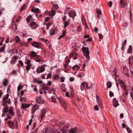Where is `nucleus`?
I'll list each match as a JSON object with an SVG mask.
<instances>
[{"instance_id":"nucleus-54","label":"nucleus","mask_w":133,"mask_h":133,"mask_svg":"<svg viewBox=\"0 0 133 133\" xmlns=\"http://www.w3.org/2000/svg\"><path fill=\"white\" fill-rule=\"evenodd\" d=\"M66 19V16H64L62 18V20L64 22H65Z\"/></svg>"},{"instance_id":"nucleus-2","label":"nucleus","mask_w":133,"mask_h":133,"mask_svg":"<svg viewBox=\"0 0 133 133\" xmlns=\"http://www.w3.org/2000/svg\"><path fill=\"white\" fill-rule=\"evenodd\" d=\"M82 49L84 54V55L86 59V60L85 61L87 62L90 59L89 56V48L88 47H83Z\"/></svg>"},{"instance_id":"nucleus-30","label":"nucleus","mask_w":133,"mask_h":133,"mask_svg":"<svg viewBox=\"0 0 133 133\" xmlns=\"http://www.w3.org/2000/svg\"><path fill=\"white\" fill-rule=\"evenodd\" d=\"M26 97H23L22 96L20 97V101L21 102L24 101H26Z\"/></svg>"},{"instance_id":"nucleus-46","label":"nucleus","mask_w":133,"mask_h":133,"mask_svg":"<svg viewBox=\"0 0 133 133\" xmlns=\"http://www.w3.org/2000/svg\"><path fill=\"white\" fill-rule=\"evenodd\" d=\"M98 35L99 38V41H101V39L103 38V36L101 34H98Z\"/></svg>"},{"instance_id":"nucleus-48","label":"nucleus","mask_w":133,"mask_h":133,"mask_svg":"<svg viewBox=\"0 0 133 133\" xmlns=\"http://www.w3.org/2000/svg\"><path fill=\"white\" fill-rule=\"evenodd\" d=\"M65 78L64 77H62L61 78V82H64V80Z\"/></svg>"},{"instance_id":"nucleus-10","label":"nucleus","mask_w":133,"mask_h":133,"mask_svg":"<svg viewBox=\"0 0 133 133\" xmlns=\"http://www.w3.org/2000/svg\"><path fill=\"white\" fill-rule=\"evenodd\" d=\"M38 26V25L36 24L35 22H32L29 25V26L32 29H36Z\"/></svg>"},{"instance_id":"nucleus-22","label":"nucleus","mask_w":133,"mask_h":133,"mask_svg":"<svg viewBox=\"0 0 133 133\" xmlns=\"http://www.w3.org/2000/svg\"><path fill=\"white\" fill-rule=\"evenodd\" d=\"M55 31L54 29H51L50 31V35H54L55 33Z\"/></svg>"},{"instance_id":"nucleus-21","label":"nucleus","mask_w":133,"mask_h":133,"mask_svg":"<svg viewBox=\"0 0 133 133\" xmlns=\"http://www.w3.org/2000/svg\"><path fill=\"white\" fill-rule=\"evenodd\" d=\"M8 82V80L6 78H5L4 79L3 81V85L4 86H6L7 85V84Z\"/></svg>"},{"instance_id":"nucleus-11","label":"nucleus","mask_w":133,"mask_h":133,"mask_svg":"<svg viewBox=\"0 0 133 133\" xmlns=\"http://www.w3.org/2000/svg\"><path fill=\"white\" fill-rule=\"evenodd\" d=\"M32 45L37 48H39L41 47V44L40 43L34 42L32 44Z\"/></svg>"},{"instance_id":"nucleus-13","label":"nucleus","mask_w":133,"mask_h":133,"mask_svg":"<svg viewBox=\"0 0 133 133\" xmlns=\"http://www.w3.org/2000/svg\"><path fill=\"white\" fill-rule=\"evenodd\" d=\"M33 82L35 83H37L38 84H41L43 82L42 81L40 80L39 78H34Z\"/></svg>"},{"instance_id":"nucleus-15","label":"nucleus","mask_w":133,"mask_h":133,"mask_svg":"<svg viewBox=\"0 0 133 133\" xmlns=\"http://www.w3.org/2000/svg\"><path fill=\"white\" fill-rule=\"evenodd\" d=\"M68 14L69 17H72L73 19L76 15V12L73 11H71L70 12L68 13Z\"/></svg>"},{"instance_id":"nucleus-17","label":"nucleus","mask_w":133,"mask_h":133,"mask_svg":"<svg viewBox=\"0 0 133 133\" xmlns=\"http://www.w3.org/2000/svg\"><path fill=\"white\" fill-rule=\"evenodd\" d=\"M30 104H25L23 103H21V107L23 109L28 108L30 106Z\"/></svg>"},{"instance_id":"nucleus-12","label":"nucleus","mask_w":133,"mask_h":133,"mask_svg":"<svg viewBox=\"0 0 133 133\" xmlns=\"http://www.w3.org/2000/svg\"><path fill=\"white\" fill-rule=\"evenodd\" d=\"M39 108L38 106L36 104L33 105L32 107L31 111L32 113H34Z\"/></svg>"},{"instance_id":"nucleus-26","label":"nucleus","mask_w":133,"mask_h":133,"mask_svg":"<svg viewBox=\"0 0 133 133\" xmlns=\"http://www.w3.org/2000/svg\"><path fill=\"white\" fill-rule=\"evenodd\" d=\"M46 109H43L41 111V114L45 115L46 114Z\"/></svg>"},{"instance_id":"nucleus-60","label":"nucleus","mask_w":133,"mask_h":133,"mask_svg":"<svg viewBox=\"0 0 133 133\" xmlns=\"http://www.w3.org/2000/svg\"><path fill=\"white\" fill-rule=\"evenodd\" d=\"M51 74H50V73L49 74L47 75V78L48 79V78H50L51 77Z\"/></svg>"},{"instance_id":"nucleus-35","label":"nucleus","mask_w":133,"mask_h":133,"mask_svg":"<svg viewBox=\"0 0 133 133\" xmlns=\"http://www.w3.org/2000/svg\"><path fill=\"white\" fill-rule=\"evenodd\" d=\"M35 60L36 62H38L40 64L42 63V61L40 59H37L36 58V59H35Z\"/></svg>"},{"instance_id":"nucleus-23","label":"nucleus","mask_w":133,"mask_h":133,"mask_svg":"<svg viewBox=\"0 0 133 133\" xmlns=\"http://www.w3.org/2000/svg\"><path fill=\"white\" fill-rule=\"evenodd\" d=\"M132 47L131 45H129V48H128L127 50V53H131L132 51Z\"/></svg>"},{"instance_id":"nucleus-18","label":"nucleus","mask_w":133,"mask_h":133,"mask_svg":"<svg viewBox=\"0 0 133 133\" xmlns=\"http://www.w3.org/2000/svg\"><path fill=\"white\" fill-rule=\"evenodd\" d=\"M127 60L129 62V63L130 65L133 64V57L131 56L129 57L128 58Z\"/></svg>"},{"instance_id":"nucleus-40","label":"nucleus","mask_w":133,"mask_h":133,"mask_svg":"<svg viewBox=\"0 0 133 133\" xmlns=\"http://www.w3.org/2000/svg\"><path fill=\"white\" fill-rule=\"evenodd\" d=\"M31 62V61L29 60H26L25 61V63L26 64L29 65Z\"/></svg>"},{"instance_id":"nucleus-42","label":"nucleus","mask_w":133,"mask_h":133,"mask_svg":"<svg viewBox=\"0 0 133 133\" xmlns=\"http://www.w3.org/2000/svg\"><path fill=\"white\" fill-rule=\"evenodd\" d=\"M31 68V65H29L26 66V70L28 71L29 69Z\"/></svg>"},{"instance_id":"nucleus-51","label":"nucleus","mask_w":133,"mask_h":133,"mask_svg":"<svg viewBox=\"0 0 133 133\" xmlns=\"http://www.w3.org/2000/svg\"><path fill=\"white\" fill-rule=\"evenodd\" d=\"M96 99H97V102H98V103H99V101H100L101 102V100L100 99L99 97L98 96H96Z\"/></svg>"},{"instance_id":"nucleus-41","label":"nucleus","mask_w":133,"mask_h":133,"mask_svg":"<svg viewBox=\"0 0 133 133\" xmlns=\"http://www.w3.org/2000/svg\"><path fill=\"white\" fill-rule=\"evenodd\" d=\"M99 103H98V104L99 106V107L101 108H102L103 107V105L101 103V102L100 101H99Z\"/></svg>"},{"instance_id":"nucleus-39","label":"nucleus","mask_w":133,"mask_h":133,"mask_svg":"<svg viewBox=\"0 0 133 133\" xmlns=\"http://www.w3.org/2000/svg\"><path fill=\"white\" fill-rule=\"evenodd\" d=\"M124 91L125 93V94H123L122 95V96H123V97H124L125 94L126 95H127L129 93V91L128 90V91H127L125 89L124 90Z\"/></svg>"},{"instance_id":"nucleus-56","label":"nucleus","mask_w":133,"mask_h":133,"mask_svg":"<svg viewBox=\"0 0 133 133\" xmlns=\"http://www.w3.org/2000/svg\"><path fill=\"white\" fill-rule=\"evenodd\" d=\"M94 109L95 110L97 111L98 110V106L97 105H95L94 107Z\"/></svg>"},{"instance_id":"nucleus-1","label":"nucleus","mask_w":133,"mask_h":133,"mask_svg":"<svg viewBox=\"0 0 133 133\" xmlns=\"http://www.w3.org/2000/svg\"><path fill=\"white\" fill-rule=\"evenodd\" d=\"M92 83L89 82H83L82 83L81 85V89L82 91L84 90L85 89V87L87 89H90L93 85Z\"/></svg>"},{"instance_id":"nucleus-24","label":"nucleus","mask_w":133,"mask_h":133,"mask_svg":"<svg viewBox=\"0 0 133 133\" xmlns=\"http://www.w3.org/2000/svg\"><path fill=\"white\" fill-rule=\"evenodd\" d=\"M65 32L64 31H63L62 34L58 38V39H60L62 37H64L65 36Z\"/></svg>"},{"instance_id":"nucleus-9","label":"nucleus","mask_w":133,"mask_h":133,"mask_svg":"<svg viewBox=\"0 0 133 133\" xmlns=\"http://www.w3.org/2000/svg\"><path fill=\"white\" fill-rule=\"evenodd\" d=\"M18 58V57L15 55L14 56L12 57L10 61V64H15L16 63Z\"/></svg>"},{"instance_id":"nucleus-8","label":"nucleus","mask_w":133,"mask_h":133,"mask_svg":"<svg viewBox=\"0 0 133 133\" xmlns=\"http://www.w3.org/2000/svg\"><path fill=\"white\" fill-rule=\"evenodd\" d=\"M36 53L34 51H31L30 54V56L31 59L33 58L36 59V58H38L39 56L36 54Z\"/></svg>"},{"instance_id":"nucleus-34","label":"nucleus","mask_w":133,"mask_h":133,"mask_svg":"<svg viewBox=\"0 0 133 133\" xmlns=\"http://www.w3.org/2000/svg\"><path fill=\"white\" fill-rule=\"evenodd\" d=\"M51 3L53 5L56 9H57L59 7L57 4H55L52 2H51Z\"/></svg>"},{"instance_id":"nucleus-36","label":"nucleus","mask_w":133,"mask_h":133,"mask_svg":"<svg viewBox=\"0 0 133 133\" xmlns=\"http://www.w3.org/2000/svg\"><path fill=\"white\" fill-rule=\"evenodd\" d=\"M55 90L54 89H52L50 90L51 91V92H50V91H48L49 93V94L53 93L54 94H55Z\"/></svg>"},{"instance_id":"nucleus-53","label":"nucleus","mask_w":133,"mask_h":133,"mask_svg":"<svg viewBox=\"0 0 133 133\" xmlns=\"http://www.w3.org/2000/svg\"><path fill=\"white\" fill-rule=\"evenodd\" d=\"M25 4H24L21 7V8L20 10L21 11H22L23 9H25Z\"/></svg>"},{"instance_id":"nucleus-63","label":"nucleus","mask_w":133,"mask_h":133,"mask_svg":"<svg viewBox=\"0 0 133 133\" xmlns=\"http://www.w3.org/2000/svg\"><path fill=\"white\" fill-rule=\"evenodd\" d=\"M12 28L13 29H17V26L16 25H12Z\"/></svg>"},{"instance_id":"nucleus-45","label":"nucleus","mask_w":133,"mask_h":133,"mask_svg":"<svg viewBox=\"0 0 133 133\" xmlns=\"http://www.w3.org/2000/svg\"><path fill=\"white\" fill-rule=\"evenodd\" d=\"M68 21H67L66 22H65L64 25V28H66L68 25Z\"/></svg>"},{"instance_id":"nucleus-62","label":"nucleus","mask_w":133,"mask_h":133,"mask_svg":"<svg viewBox=\"0 0 133 133\" xmlns=\"http://www.w3.org/2000/svg\"><path fill=\"white\" fill-rule=\"evenodd\" d=\"M74 80V78L73 77H70L69 78V80L71 82H73Z\"/></svg>"},{"instance_id":"nucleus-25","label":"nucleus","mask_w":133,"mask_h":133,"mask_svg":"<svg viewBox=\"0 0 133 133\" xmlns=\"http://www.w3.org/2000/svg\"><path fill=\"white\" fill-rule=\"evenodd\" d=\"M79 68V67L77 65H75L72 67V69L74 70H76L78 69Z\"/></svg>"},{"instance_id":"nucleus-43","label":"nucleus","mask_w":133,"mask_h":133,"mask_svg":"<svg viewBox=\"0 0 133 133\" xmlns=\"http://www.w3.org/2000/svg\"><path fill=\"white\" fill-rule=\"evenodd\" d=\"M39 11V9L38 8H36L34 9V13H38Z\"/></svg>"},{"instance_id":"nucleus-33","label":"nucleus","mask_w":133,"mask_h":133,"mask_svg":"<svg viewBox=\"0 0 133 133\" xmlns=\"http://www.w3.org/2000/svg\"><path fill=\"white\" fill-rule=\"evenodd\" d=\"M15 40L16 42H18L20 41V39L18 36H16L15 38Z\"/></svg>"},{"instance_id":"nucleus-47","label":"nucleus","mask_w":133,"mask_h":133,"mask_svg":"<svg viewBox=\"0 0 133 133\" xmlns=\"http://www.w3.org/2000/svg\"><path fill=\"white\" fill-rule=\"evenodd\" d=\"M18 62L21 66H23V62L22 61H21V60L19 61H18Z\"/></svg>"},{"instance_id":"nucleus-14","label":"nucleus","mask_w":133,"mask_h":133,"mask_svg":"<svg viewBox=\"0 0 133 133\" xmlns=\"http://www.w3.org/2000/svg\"><path fill=\"white\" fill-rule=\"evenodd\" d=\"M119 105L117 100L116 98H114L113 99V105L115 108Z\"/></svg>"},{"instance_id":"nucleus-27","label":"nucleus","mask_w":133,"mask_h":133,"mask_svg":"<svg viewBox=\"0 0 133 133\" xmlns=\"http://www.w3.org/2000/svg\"><path fill=\"white\" fill-rule=\"evenodd\" d=\"M112 85L111 83V82L109 81L107 83V87L108 88H110Z\"/></svg>"},{"instance_id":"nucleus-59","label":"nucleus","mask_w":133,"mask_h":133,"mask_svg":"<svg viewBox=\"0 0 133 133\" xmlns=\"http://www.w3.org/2000/svg\"><path fill=\"white\" fill-rule=\"evenodd\" d=\"M81 30L82 29L81 28L79 27L77 28V31L78 32H79L81 31Z\"/></svg>"},{"instance_id":"nucleus-61","label":"nucleus","mask_w":133,"mask_h":133,"mask_svg":"<svg viewBox=\"0 0 133 133\" xmlns=\"http://www.w3.org/2000/svg\"><path fill=\"white\" fill-rule=\"evenodd\" d=\"M50 26V24H49L46 25V29L48 30L49 29V27Z\"/></svg>"},{"instance_id":"nucleus-44","label":"nucleus","mask_w":133,"mask_h":133,"mask_svg":"<svg viewBox=\"0 0 133 133\" xmlns=\"http://www.w3.org/2000/svg\"><path fill=\"white\" fill-rule=\"evenodd\" d=\"M11 74H15L16 76L17 75V72L15 70H13L11 72Z\"/></svg>"},{"instance_id":"nucleus-31","label":"nucleus","mask_w":133,"mask_h":133,"mask_svg":"<svg viewBox=\"0 0 133 133\" xmlns=\"http://www.w3.org/2000/svg\"><path fill=\"white\" fill-rule=\"evenodd\" d=\"M23 88V86L21 85H19L17 88V90L18 92H19L20 90L22 89Z\"/></svg>"},{"instance_id":"nucleus-29","label":"nucleus","mask_w":133,"mask_h":133,"mask_svg":"<svg viewBox=\"0 0 133 133\" xmlns=\"http://www.w3.org/2000/svg\"><path fill=\"white\" fill-rule=\"evenodd\" d=\"M51 101L53 102H55L56 101V99L55 98V97L54 96H52L51 98Z\"/></svg>"},{"instance_id":"nucleus-50","label":"nucleus","mask_w":133,"mask_h":133,"mask_svg":"<svg viewBox=\"0 0 133 133\" xmlns=\"http://www.w3.org/2000/svg\"><path fill=\"white\" fill-rule=\"evenodd\" d=\"M121 87L124 90L125 89V87L124 85V84L120 85Z\"/></svg>"},{"instance_id":"nucleus-28","label":"nucleus","mask_w":133,"mask_h":133,"mask_svg":"<svg viewBox=\"0 0 133 133\" xmlns=\"http://www.w3.org/2000/svg\"><path fill=\"white\" fill-rule=\"evenodd\" d=\"M44 115L41 114L39 116V119L40 121L42 120L44 118Z\"/></svg>"},{"instance_id":"nucleus-4","label":"nucleus","mask_w":133,"mask_h":133,"mask_svg":"<svg viewBox=\"0 0 133 133\" xmlns=\"http://www.w3.org/2000/svg\"><path fill=\"white\" fill-rule=\"evenodd\" d=\"M4 108L3 110V111L5 113H7L8 112L11 115L13 116L14 113L13 112V107L10 106L9 108L7 106V105L6 106H4Z\"/></svg>"},{"instance_id":"nucleus-7","label":"nucleus","mask_w":133,"mask_h":133,"mask_svg":"<svg viewBox=\"0 0 133 133\" xmlns=\"http://www.w3.org/2000/svg\"><path fill=\"white\" fill-rule=\"evenodd\" d=\"M45 70V65L40 66L37 68L36 72L37 73H40L44 72Z\"/></svg>"},{"instance_id":"nucleus-55","label":"nucleus","mask_w":133,"mask_h":133,"mask_svg":"<svg viewBox=\"0 0 133 133\" xmlns=\"http://www.w3.org/2000/svg\"><path fill=\"white\" fill-rule=\"evenodd\" d=\"M127 131H128V133H131V131L130 130V129H129V127L127 128Z\"/></svg>"},{"instance_id":"nucleus-5","label":"nucleus","mask_w":133,"mask_h":133,"mask_svg":"<svg viewBox=\"0 0 133 133\" xmlns=\"http://www.w3.org/2000/svg\"><path fill=\"white\" fill-rule=\"evenodd\" d=\"M7 123L10 127L11 129H13L14 128H17L18 127L17 122L16 120L13 121L10 120Z\"/></svg>"},{"instance_id":"nucleus-58","label":"nucleus","mask_w":133,"mask_h":133,"mask_svg":"<svg viewBox=\"0 0 133 133\" xmlns=\"http://www.w3.org/2000/svg\"><path fill=\"white\" fill-rule=\"evenodd\" d=\"M108 4L109 5V6L110 7L112 6V2L111 1H110L108 3Z\"/></svg>"},{"instance_id":"nucleus-64","label":"nucleus","mask_w":133,"mask_h":133,"mask_svg":"<svg viewBox=\"0 0 133 133\" xmlns=\"http://www.w3.org/2000/svg\"><path fill=\"white\" fill-rule=\"evenodd\" d=\"M119 83L120 85L124 84L123 82V81H121V80L119 81Z\"/></svg>"},{"instance_id":"nucleus-3","label":"nucleus","mask_w":133,"mask_h":133,"mask_svg":"<svg viewBox=\"0 0 133 133\" xmlns=\"http://www.w3.org/2000/svg\"><path fill=\"white\" fill-rule=\"evenodd\" d=\"M9 96V95L8 94H7L4 96L2 101L3 106H6L7 104H10L11 103L10 99L8 98Z\"/></svg>"},{"instance_id":"nucleus-57","label":"nucleus","mask_w":133,"mask_h":133,"mask_svg":"<svg viewBox=\"0 0 133 133\" xmlns=\"http://www.w3.org/2000/svg\"><path fill=\"white\" fill-rule=\"evenodd\" d=\"M32 88L34 87L35 88L33 90L34 91H37V88L34 85H32Z\"/></svg>"},{"instance_id":"nucleus-37","label":"nucleus","mask_w":133,"mask_h":133,"mask_svg":"<svg viewBox=\"0 0 133 133\" xmlns=\"http://www.w3.org/2000/svg\"><path fill=\"white\" fill-rule=\"evenodd\" d=\"M5 46L2 47L0 48V52H2L5 50Z\"/></svg>"},{"instance_id":"nucleus-52","label":"nucleus","mask_w":133,"mask_h":133,"mask_svg":"<svg viewBox=\"0 0 133 133\" xmlns=\"http://www.w3.org/2000/svg\"><path fill=\"white\" fill-rule=\"evenodd\" d=\"M109 96L110 97H112L113 96H114V94L111 91H110L109 92Z\"/></svg>"},{"instance_id":"nucleus-38","label":"nucleus","mask_w":133,"mask_h":133,"mask_svg":"<svg viewBox=\"0 0 133 133\" xmlns=\"http://www.w3.org/2000/svg\"><path fill=\"white\" fill-rule=\"evenodd\" d=\"M123 0H122L120 1L121 7L122 8L124 7V4L123 3Z\"/></svg>"},{"instance_id":"nucleus-6","label":"nucleus","mask_w":133,"mask_h":133,"mask_svg":"<svg viewBox=\"0 0 133 133\" xmlns=\"http://www.w3.org/2000/svg\"><path fill=\"white\" fill-rule=\"evenodd\" d=\"M58 99L61 104L63 106V108L66 109L67 108L64 99L61 97H58Z\"/></svg>"},{"instance_id":"nucleus-19","label":"nucleus","mask_w":133,"mask_h":133,"mask_svg":"<svg viewBox=\"0 0 133 133\" xmlns=\"http://www.w3.org/2000/svg\"><path fill=\"white\" fill-rule=\"evenodd\" d=\"M69 133H76V128H72L69 131Z\"/></svg>"},{"instance_id":"nucleus-16","label":"nucleus","mask_w":133,"mask_h":133,"mask_svg":"<svg viewBox=\"0 0 133 133\" xmlns=\"http://www.w3.org/2000/svg\"><path fill=\"white\" fill-rule=\"evenodd\" d=\"M36 102L38 103H43L44 102V99H42L40 97H39L37 98Z\"/></svg>"},{"instance_id":"nucleus-32","label":"nucleus","mask_w":133,"mask_h":133,"mask_svg":"<svg viewBox=\"0 0 133 133\" xmlns=\"http://www.w3.org/2000/svg\"><path fill=\"white\" fill-rule=\"evenodd\" d=\"M96 11L97 14H100V15H101V12L100 9H96Z\"/></svg>"},{"instance_id":"nucleus-49","label":"nucleus","mask_w":133,"mask_h":133,"mask_svg":"<svg viewBox=\"0 0 133 133\" xmlns=\"http://www.w3.org/2000/svg\"><path fill=\"white\" fill-rule=\"evenodd\" d=\"M21 19V17L20 16H19L17 19L15 20L16 22H19Z\"/></svg>"},{"instance_id":"nucleus-20","label":"nucleus","mask_w":133,"mask_h":133,"mask_svg":"<svg viewBox=\"0 0 133 133\" xmlns=\"http://www.w3.org/2000/svg\"><path fill=\"white\" fill-rule=\"evenodd\" d=\"M55 14V11L54 9H52L49 13V15L51 16H54Z\"/></svg>"}]
</instances>
